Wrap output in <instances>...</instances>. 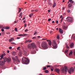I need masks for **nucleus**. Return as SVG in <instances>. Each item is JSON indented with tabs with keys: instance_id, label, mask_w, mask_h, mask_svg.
Instances as JSON below:
<instances>
[{
	"instance_id": "63",
	"label": "nucleus",
	"mask_w": 75,
	"mask_h": 75,
	"mask_svg": "<svg viewBox=\"0 0 75 75\" xmlns=\"http://www.w3.org/2000/svg\"><path fill=\"white\" fill-rule=\"evenodd\" d=\"M47 10V8H44V10Z\"/></svg>"
},
{
	"instance_id": "54",
	"label": "nucleus",
	"mask_w": 75,
	"mask_h": 75,
	"mask_svg": "<svg viewBox=\"0 0 75 75\" xmlns=\"http://www.w3.org/2000/svg\"><path fill=\"white\" fill-rule=\"evenodd\" d=\"M25 17L23 18L22 19L23 20H25Z\"/></svg>"
},
{
	"instance_id": "60",
	"label": "nucleus",
	"mask_w": 75,
	"mask_h": 75,
	"mask_svg": "<svg viewBox=\"0 0 75 75\" xmlns=\"http://www.w3.org/2000/svg\"><path fill=\"white\" fill-rule=\"evenodd\" d=\"M62 15H61L60 17V18H62Z\"/></svg>"
},
{
	"instance_id": "17",
	"label": "nucleus",
	"mask_w": 75,
	"mask_h": 75,
	"mask_svg": "<svg viewBox=\"0 0 75 75\" xmlns=\"http://www.w3.org/2000/svg\"><path fill=\"white\" fill-rule=\"evenodd\" d=\"M3 59L4 60V61H5V62H6L7 60V58L6 57H5Z\"/></svg>"
},
{
	"instance_id": "35",
	"label": "nucleus",
	"mask_w": 75,
	"mask_h": 75,
	"mask_svg": "<svg viewBox=\"0 0 75 75\" xmlns=\"http://www.w3.org/2000/svg\"><path fill=\"white\" fill-rule=\"evenodd\" d=\"M47 69V67H44L43 69V70H45Z\"/></svg>"
},
{
	"instance_id": "11",
	"label": "nucleus",
	"mask_w": 75,
	"mask_h": 75,
	"mask_svg": "<svg viewBox=\"0 0 75 75\" xmlns=\"http://www.w3.org/2000/svg\"><path fill=\"white\" fill-rule=\"evenodd\" d=\"M47 42H48V44L50 46H51V44H52V42H51V41H50V40H47Z\"/></svg>"
},
{
	"instance_id": "10",
	"label": "nucleus",
	"mask_w": 75,
	"mask_h": 75,
	"mask_svg": "<svg viewBox=\"0 0 75 75\" xmlns=\"http://www.w3.org/2000/svg\"><path fill=\"white\" fill-rule=\"evenodd\" d=\"M59 33H60V34H63V30L61 29V28H59Z\"/></svg>"
},
{
	"instance_id": "1",
	"label": "nucleus",
	"mask_w": 75,
	"mask_h": 75,
	"mask_svg": "<svg viewBox=\"0 0 75 75\" xmlns=\"http://www.w3.org/2000/svg\"><path fill=\"white\" fill-rule=\"evenodd\" d=\"M61 70L62 73L67 74V71H68L70 74H71V73L74 72V68H72L70 69V70H68V69L67 67L65 66L64 68L62 67L61 69Z\"/></svg>"
},
{
	"instance_id": "33",
	"label": "nucleus",
	"mask_w": 75,
	"mask_h": 75,
	"mask_svg": "<svg viewBox=\"0 0 75 75\" xmlns=\"http://www.w3.org/2000/svg\"><path fill=\"white\" fill-rule=\"evenodd\" d=\"M36 38H37V37H34L32 38V39H33V40H35V39H36Z\"/></svg>"
},
{
	"instance_id": "32",
	"label": "nucleus",
	"mask_w": 75,
	"mask_h": 75,
	"mask_svg": "<svg viewBox=\"0 0 75 75\" xmlns=\"http://www.w3.org/2000/svg\"><path fill=\"white\" fill-rule=\"evenodd\" d=\"M48 5H49L50 6L52 5V4H51V3L49 2L48 3Z\"/></svg>"
},
{
	"instance_id": "56",
	"label": "nucleus",
	"mask_w": 75,
	"mask_h": 75,
	"mask_svg": "<svg viewBox=\"0 0 75 75\" xmlns=\"http://www.w3.org/2000/svg\"><path fill=\"white\" fill-rule=\"evenodd\" d=\"M71 3L72 4H73V3H74V1H71Z\"/></svg>"
},
{
	"instance_id": "43",
	"label": "nucleus",
	"mask_w": 75,
	"mask_h": 75,
	"mask_svg": "<svg viewBox=\"0 0 75 75\" xmlns=\"http://www.w3.org/2000/svg\"><path fill=\"white\" fill-rule=\"evenodd\" d=\"M51 20V18H49L48 19V21H50Z\"/></svg>"
},
{
	"instance_id": "25",
	"label": "nucleus",
	"mask_w": 75,
	"mask_h": 75,
	"mask_svg": "<svg viewBox=\"0 0 75 75\" xmlns=\"http://www.w3.org/2000/svg\"><path fill=\"white\" fill-rule=\"evenodd\" d=\"M72 6V4H69L68 5V7H71Z\"/></svg>"
},
{
	"instance_id": "55",
	"label": "nucleus",
	"mask_w": 75,
	"mask_h": 75,
	"mask_svg": "<svg viewBox=\"0 0 75 75\" xmlns=\"http://www.w3.org/2000/svg\"><path fill=\"white\" fill-rule=\"evenodd\" d=\"M7 52L8 53H9V52H10V51H9V50H8L7 51Z\"/></svg>"
},
{
	"instance_id": "3",
	"label": "nucleus",
	"mask_w": 75,
	"mask_h": 75,
	"mask_svg": "<svg viewBox=\"0 0 75 75\" xmlns=\"http://www.w3.org/2000/svg\"><path fill=\"white\" fill-rule=\"evenodd\" d=\"M28 49L30 50L32 48L33 49H34V48H36V46L35 45V43H32L31 44H28Z\"/></svg>"
},
{
	"instance_id": "36",
	"label": "nucleus",
	"mask_w": 75,
	"mask_h": 75,
	"mask_svg": "<svg viewBox=\"0 0 75 75\" xmlns=\"http://www.w3.org/2000/svg\"><path fill=\"white\" fill-rule=\"evenodd\" d=\"M37 34V32H35L33 35H36V34Z\"/></svg>"
},
{
	"instance_id": "48",
	"label": "nucleus",
	"mask_w": 75,
	"mask_h": 75,
	"mask_svg": "<svg viewBox=\"0 0 75 75\" xmlns=\"http://www.w3.org/2000/svg\"><path fill=\"white\" fill-rule=\"evenodd\" d=\"M23 36H27V34H25L24 35H23Z\"/></svg>"
},
{
	"instance_id": "61",
	"label": "nucleus",
	"mask_w": 75,
	"mask_h": 75,
	"mask_svg": "<svg viewBox=\"0 0 75 75\" xmlns=\"http://www.w3.org/2000/svg\"><path fill=\"white\" fill-rule=\"evenodd\" d=\"M25 27H26L27 26V24H25L24 25Z\"/></svg>"
},
{
	"instance_id": "39",
	"label": "nucleus",
	"mask_w": 75,
	"mask_h": 75,
	"mask_svg": "<svg viewBox=\"0 0 75 75\" xmlns=\"http://www.w3.org/2000/svg\"><path fill=\"white\" fill-rule=\"evenodd\" d=\"M20 47H19L17 48V50H20Z\"/></svg>"
},
{
	"instance_id": "26",
	"label": "nucleus",
	"mask_w": 75,
	"mask_h": 75,
	"mask_svg": "<svg viewBox=\"0 0 75 75\" xmlns=\"http://www.w3.org/2000/svg\"><path fill=\"white\" fill-rule=\"evenodd\" d=\"M0 28H5L3 27V25H0Z\"/></svg>"
},
{
	"instance_id": "7",
	"label": "nucleus",
	"mask_w": 75,
	"mask_h": 75,
	"mask_svg": "<svg viewBox=\"0 0 75 75\" xmlns=\"http://www.w3.org/2000/svg\"><path fill=\"white\" fill-rule=\"evenodd\" d=\"M67 21L69 22H71L72 21V18L71 17H68L66 19Z\"/></svg>"
},
{
	"instance_id": "8",
	"label": "nucleus",
	"mask_w": 75,
	"mask_h": 75,
	"mask_svg": "<svg viewBox=\"0 0 75 75\" xmlns=\"http://www.w3.org/2000/svg\"><path fill=\"white\" fill-rule=\"evenodd\" d=\"M23 54L24 55H25V56H27L28 55V54L27 51L23 50Z\"/></svg>"
},
{
	"instance_id": "51",
	"label": "nucleus",
	"mask_w": 75,
	"mask_h": 75,
	"mask_svg": "<svg viewBox=\"0 0 75 75\" xmlns=\"http://www.w3.org/2000/svg\"><path fill=\"white\" fill-rule=\"evenodd\" d=\"M51 71H54V69H51Z\"/></svg>"
},
{
	"instance_id": "58",
	"label": "nucleus",
	"mask_w": 75,
	"mask_h": 75,
	"mask_svg": "<svg viewBox=\"0 0 75 75\" xmlns=\"http://www.w3.org/2000/svg\"><path fill=\"white\" fill-rule=\"evenodd\" d=\"M9 42H11V41H12V40H11V39H10L9 40Z\"/></svg>"
},
{
	"instance_id": "37",
	"label": "nucleus",
	"mask_w": 75,
	"mask_h": 75,
	"mask_svg": "<svg viewBox=\"0 0 75 75\" xmlns=\"http://www.w3.org/2000/svg\"><path fill=\"white\" fill-rule=\"evenodd\" d=\"M15 31H17V28H15Z\"/></svg>"
},
{
	"instance_id": "47",
	"label": "nucleus",
	"mask_w": 75,
	"mask_h": 75,
	"mask_svg": "<svg viewBox=\"0 0 75 75\" xmlns=\"http://www.w3.org/2000/svg\"><path fill=\"white\" fill-rule=\"evenodd\" d=\"M51 67L50 65H47V68H50Z\"/></svg>"
},
{
	"instance_id": "20",
	"label": "nucleus",
	"mask_w": 75,
	"mask_h": 75,
	"mask_svg": "<svg viewBox=\"0 0 75 75\" xmlns=\"http://www.w3.org/2000/svg\"><path fill=\"white\" fill-rule=\"evenodd\" d=\"M62 28L63 29H64V30H65V29H67V27L65 26H63Z\"/></svg>"
},
{
	"instance_id": "5",
	"label": "nucleus",
	"mask_w": 75,
	"mask_h": 75,
	"mask_svg": "<svg viewBox=\"0 0 75 75\" xmlns=\"http://www.w3.org/2000/svg\"><path fill=\"white\" fill-rule=\"evenodd\" d=\"M52 46L54 49H56L57 48L56 41L55 40H52Z\"/></svg>"
},
{
	"instance_id": "30",
	"label": "nucleus",
	"mask_w": 75,
	"mask_h": 75,
	"mask_svg": "<svg viewBox=\"0 0 75 75\" xmlns=\"http://www.w3.org/2000/svg\"><path fill=\"white\" fill-rule=\"evenodd\" d=\"M18 35V36H19V37H21L22 36H23V35L22 34H21Z\"/></svg>"
},
{
	"instance_id": "53",
	"label": "nucleus",
	"mask_w": 75,
	"mask_h": 75,
	"mask_svg": "<svg viewBox=\"0 0 75 75\" xmlns=\"http://www.w3.org/2000/svg\"><path fill=\"white\" fill-rule=\"evenodd\" d=\"M45 73H47V70H46L45 71Z\"/></svg>"
},
{
	"instance_id": "34",
	"label": "nucleus",
	"mask_w": 75,
	"mask_h": 75,
	"mask_svg": "<svg viewBox=\"0 0 75 75\" xmlns=\"http://www.w3.org/2000/svg\"><path fill=\"white\" fill-rule=\"evenodd\" d=\"M28 42H32V40H28Z\"/></svg>"
},
{
	"instance_id": "27",
	"label": "nucleus",
	"mask_w": 75,
	"mask_h": 75,
	"mask_svg": "<svg viewBox=\"0 0 75 75\" xmlns=\"http://www.w3.org/2000/svg\"><path fill=\"white\" fill-rule=\"evenodd\" d=\"M21 9L20 8H19V11H18V13H20V12H21Z\"/></svg>"
},
{
	"instance_id": "12",
	"label": "nucleus",
	"mask_w": 75,
	"mask_h": 75,
	"mask_svg": "<svg viewBox=\"0 0 75 75\" xmlns=\"http://www.w3.org/2000/svg\"><path fill=\"white\" fill-rule=\"evenodd\" d=\"M55 71L56 72H57L58 74L59 73V72H60V70L58 69H55Z\"/></svg>"
},
{
	"instance_id": "22",
	"label": "nucleus",
	"mask_w": 75,
	"mask_h": 75,
	"mask_svg": "<svg viewBox=\"0 0 75 75\" xmlns=\"http://www.w3.org/2000/svg\"><path fill=\"white\" fill-rule=\"evenodd\" d=\"M69 50H66L64 52V53L65 54H67V53H68V52Z\"/></svg>"
},
{
	"instance_id": "42",
	"label": "nucleus",
	"mask_w": 75,
	"mask_h": 75,
	"mask_svg": "<svg viewBox=\"0 0 75 75\" xmlns=\"http://www.w3.org/2000/svg\"><path fill=\"white\" fill-rule=\"evenodd\" d=\"M14 40V38H11V40L12 41H13V40Z\"/></svg>"
},
{
	"instance_id": "31",
	"label": "nucleus",
	"mask_w": 75,
	"mask_h": 75,
	"mask_svg": "<svg viewBox=\"0 0 75 75\" xmlns=\"http://www.w3.org/2000/svg\"><path fill=\"white\" fill-rule=\"evenodd\" d=\"M72 52L71 51L69 54V55H72Z\"/></svg>"
},
{
	"instance_id": "50",
	"label": "nucleus",
	"mask_w": 75,
	"mask_h": 75,
	"mask_svg": "<svg viewBox=\"0 0 75 75\" xmlns=\"http://www.w3.org/2000/svg\"><path fill=\"white\" fill-rule=\"evenodd\" d=\"M56 23H57V24H58V21H56Z\"/></svg>"
},
{
	"instance_id": "16",
	"label": "nucleus",
	"mask_w": 75,
	"mask_h": 75,
	"mask_svg": "<svg viewBox=\"0 0 75 75\" xmlns=\"http://www.w3.org/2000/svg\"><path fill=\"white\" fill-rule=\"evenodd\" d=\"M12 55H16V52H13L12 53Z\"/></svg>"
},
{
	"instance_id": "40",
	"label": "nucleus",
	"mask_w": 75,
	"mask_h": 75,
	"mask_svg": "<svg viewBox=\"0 0 75 75\" xmlns=\"http://www.w3.org/2000/svg\"><path fill=\"white\" fill-rule=\"evenodd\" d=\"M2 55H3V56H5V55H6V54H5V53L2 54Z\"/></svg>"
},
{
	"instance_id": "62",
	"label": "nucleus",
	"mask_w": 75,
	"mask_h": 75,
	"mask_svg": "<svg viewBox=\"0 0 75 75\" xmlns=\"http://www.w3.org/2000/svg\"><path fill=\"white\" fill-rule=\"evenodd\" d=\"M53 32V31H51L50 32V34H51V33H52V32Z\"/></svg>"
},
{
	"instance_id": "46",
	"label": "nucleus",
	"mask_w": 75,
	"mask_h": 75,
	"mask_svg": "<svg viewBox=\"0 0 75 75\" xmlns=\"http://www.w3.org/2000/svg\"><path fill=\"white\" fill-rule=\"evenodd\" d=\"M42 40H46V41H47V39H42Z\"/></svg>"
},
{
	"instance_id": "41",
	"label": "nucleus",
	"mask_w": 75,
	"mask_h": 75,
	"mask_svg": "<svg viewBox=\"0 0 75 75\" xmlns=\"http://www.w3.org/2000/svg\"><path fill=\"white\" fill-rule=\"evenodd\" d=\"M9 48L10 50H11V49H12V47H9Z\"/></svg>"
},
{
	"instance_id": "9",
	"label": "nucleus",
	"mask_w": 75,
	"mask_h": 75,
	"mask_svg": "<svg viewBox=\"0 0 75 75\" xmlns=\"http://www.w3.org/2000/svg\"><path fill=\"white\" fill-rule=\"evenodd\" d=\"M5 64V61H0V65H3Z\"/></svg>"
},
{
	"instance_id": "59",
	"label": "nucleus",
	"mask_w": 75,
	"mask_h": 75,
	"mask_svg": "<svg viewBox=\"0 0 75 75\" xmlns=\"http://www.w3.org/2000/svg\"><path fill=\"white\" fill-rule=\"evenodd\" d=\"M48 12H49V13H50V11H51V10H48Z\"/></svg>"
},
{
	"instance_id": "57",
	"label": "nucleus",
	"mask_w": 75,
	"mask_h": 75,
	"mask_svg": "<svg viewBox=\"0 0 75 75\" xmlns=\"http://www.w3.org/2000/svg\"><path fill=\"white\" fill-rule=\"evenodd\" d=\"M29 16L30 17H31V14H30L29 15Z\"/></svg>"
},
{
	"instance_id": "45",
	"label": "nucleus",
	"mask_w": 75,
	"mask_h": 75,
	"mask_svg": "<svg viewBox=\"0 0 75 75\" xmlns=\"http://www.w3.org/2000/svg\"><path fill=\"white\" fill-rule=\"evenodd\" d=\"M28 42V40H26L25 41V43H27Z\"/></svg>"
},
{
	"instance_id": "29",
	"label": "nucleus",
	"mask_w": 75,
	"mask_h": 75,
	"mask_svg": "<svg viewBox=\"0 0 75 75\" xmlns=\"http://www.w3.org/2000/svg\"><path fill=\"white\" fill-rule=\"evenodd\" d=\"M5 28L6 29V30H8V29H10V28L8 26H6L5 27Z\"/></svg>"
},
{
	"instance_id": "13",
	"label": "nucleus",
	"mask_w": 75,
	"mask_h": 75,
	"mask_svg": "<svg viewBox=\"0 0 75 75\" xmlns=\"http://www.w3.org/2000/svg\"><path fill=\"white\" fill-rule=\"evenodd\" d=\"M11 59L10 57H8L7 58V62L9 63L11 62Z\"/></svg>"
},
{
	"instance_id": "44",
	"label": "nucleus",
	"mask_w": 75,
	"mask_h": 75,
	"mask_svg": "<svg viewBox=\"0 0 75 75\" xmlns=\"http://www.w3.org/2000/svg\"><path fill=\"white\" fill-rule=\"evenodd\" d=\"M28 31V30H27V29H26L25 30V32H27V31Z\"/></svg>"
},
{
	"instance_id": "2",
	"label": "nucleus",
	"mask_w": 75,
	"mask_h": 75,
	"mask_svg": "<svg viewBox=\"0 0 75 75\" xmlns=\"http://www.w3.org/2000/svg\"><path fill=\"white\" fill-rule=\"evenodd\" d=\"M22 62L24 64H28L29 63V60L25 57H23L22 58Z\"/></svg>"
},
{
	"instance_id": "21",
	"label": "nucleus",
	"mask_w": 75,
	"mask_h": 75,
	"mask_svg": "<svg viewBox=\"0 0 75 75\" xmlns=\"http://www.w3.org/2000/svg\"><path fill=\"white\" fill-rule=\"evenodd\" d=\"M55 6H56V3L55 2H54L53 5V7H55Z\"/></svg>"
},
{
	"instance_id": "23",
	"label": "nucleus",
	"mask_w": 75,
	"mask_h": 75,
	"mask_svg": "<svg viewBox=\"0 0 75 75\" xmlns=\"http://www.w3.org/2000/svg\"><path fill=\"white\" fill-rule=\"evenodd\" d=\"M66 47L67 48V49H69V46H68V45L67 44H66Z\"/></svg>"
},
{
	"instance_id": "49",
	"label": "nucleus",
	"mask_w": 75,
	"mask_h": 75,
	"mask_svg": "<svg viewBox=\"0 0 75 75\" xmlns=\"http://www.w3.org/2000/svg\"><path fill=\"white\" fill-rule=\"evenodd\" d=\"M1 31H4V30L3 29H1Z\"/></svg>"
},
{
	"instance_id": "6",
	"label": "nucleus",
	"mask_w": 75,
	"mask_h": 75,
	"mask_svg": "<svg viewBox=\"0 0 75 75\" xmlns=\"http://www.w3.org/2000/svg\"><path fill=\"white\" fill-rule=\"evenodd\" d=\"M12 59L14 62H15L16 61H18V59L17 56H16L15 57V58L14 57H12Z\"/></svg>"
},
{
	"instance_id": "38",
	"label": "nucleus",
	"mask_w": 75,
	"mask_h": 75,
	"mask_svg": "<svg viewBox=\"0 0 75 75\" xmlns=\"http://www.w3.org/2000/svg\"><path fill=\"white\" fill-rule=\"evenodd\" d=\"M67 12V13H70V10H68Z\"/></svg>"
},
{
	"instance_id": "52",
	"label": "nucleus",
	"mask_w": 75,
	"mask_h": 75,
	"mask_svg": "<svg viewBox=\"0 0 75 75\" xmlns=\"http://www.w3.org/2000/svg\"><path fill=\"white\" fill-rule=\"evenodd\" d=\"M20 37H17V39H20Z\"/></svg>"
},
{
	"instance_id": "64",
	"label": "nucleus",
	"mask_w": 75,
	"mask_h": 75,
	"mask_svg": "<svg viewBox=\"0 0 75 75\" xmlns=\"http://www.w3.org/2000/svg\"><path fill=\"white\" fill-rule=\"evenodd\" d=\"M51 75H55V74H51Z\"/></svg>"
},
{
	"instance_id": "15",
	"label": "nucleus",
	"mask_w": 75,
	"mask_h": 75,
	"mask_svg": "<svg viewBox=\"0 0 75 75\" xmlns=\"http://www.w3.org/2000/svg\"><path fill=\"white\" fill-rule=\"evenodd\" d=\"M74 43H71L70 45V47H71V48H72L74 46Z\"/></svg>"
},
{
	"instance_id": "14",
	"label": "nucleus",
	"mask_w": 75,
	"mask_h": 75,
	"mask_svg": "<svg viewBox=\"0 0 75 75\" xmlns=\"http://www.w3.org/2000/svg\"><path fill=\"white\" fill-rule=\"evenodd\" d=\"M18 55L19 57H21L22 56V53L21 52H20L18 53Z\"/></svg>"
},
{
	"instance_id": "28",
	"label": "nucleus",
	"mask_w": 75,
	"mask_h": 75,
	"mask_svg": "<svg viewBox=\"0 0 75 75\" xmlns=\"http://www.w3.org/2000/svg\"><path fill=\"white\" fill-rule=\"evenodd\" d=\"M38 45L39 46V48H40V42H38Z\"/></svg>"
},
{
	"instance_id": "4",
	"label": "nucleus",
	"mask_w": 75,
	"mask_h": 75,
	"mask_svg": "<svg viewBox=\"0 0 75 75\" xmlns=\"http://www.w3.org/2000/svg\"><path fill=\"white\" fill-rule=\"evenodd\" d=\"M41 46L42 48L44 49L45 50L47 49V42H43L41 43Z\"/></svg>"
},
{
	"instance_id": "18",
	"label": "nucleus",
	"mask_w": 75,
	"mask_h": 75,
	"mask_svg": "<svg viewBox=\"0 0 75 75\" xmlns=\"http://www.w3.org/2000/svg\"><path fill=\"white\" fill-rule=\"evenodd\" d=\"M0 57H1V58L0 59V60H2V59H3V55H1L0 56Z\"/></svg>"
},
{
	"instance_id": "24",
	"label": "nucleus",
	"mask_w": 75,
	"mask_h": 75,
	"mask_svg": "<svg viewBox=\"0 0 75 75\" xmlns=\"http://www.w3.org/2000/svg\"><path fill=\"white\" fill-rule=\"evenodd\" d=\"M22 12L20 13L19 16V17H20L21 16H22Z\"/></svg>"
},
{
	"instance_id": "19",
	"label": "nucleus",
	"mask_w": 75,
	"mask_h": 75,
	"mask_svg": "<svg viewBox=\"0 0 75 75\" xmlns=\"http://www.w3.org/2000/svg\"><path fill=\"white\" fill-rule=\"evenodd\" d=\"M71 38H72V39H73L74 40H75V36H74V35H72Z\"/></svg>"
}]
</instances>
